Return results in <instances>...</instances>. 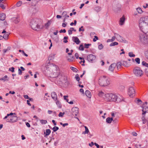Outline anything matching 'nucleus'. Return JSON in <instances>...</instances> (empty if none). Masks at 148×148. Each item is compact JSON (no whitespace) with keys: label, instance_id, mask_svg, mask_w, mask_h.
I'll return each mask as SVG.
<instances>
[{"label":"nucleus","instance_id":"obj_1","mask_svg":"<svg viewBox=\"0 0 148 148\" xmlns=\"http://www.w3.org/2000/svg\"><path fill=\"white\" fill-rule=\"evenodd\" d=\"M105 98L108 101H114L116 103L124 101L123 97L120 96L119 97H117L116 95L111 93L106 94V95Z\"/></svg>","mask_w":148,"mask_h":148},{"label":"nucleus","instance_id":"obj_2","mask_svg":"<svg viewBox=\"0 0 148 148\" xmlns=\"http://www.w3.org/2000/svg\"><path fill=\"white\" fill-rule=\"evenodd\" d=\"M39 21V20L37 18H33L31 20L30 25L32 29L35 30H38V29L41 28L38 24Z\"/></svg>","mask_w":148,"mask_h":148},{"label":"nucleus","instance_id":"obj_3","mask_svg":"<svg viewBox=\"0 0 148 148\" xmlns=\"http://www.w3.org/2000/svg\"><path fill=\"white\" fill-rule=\"evenodd\" d=\"M98 83L101 86H106L110 84V79L106 78L105 76H103L99 79Z\"/></svg>","mask_w":148,"mask_h":148},{"label":"nucleus","instance_id":"obj_4","mask_svg":"<svg viewBox=\"0 0 148 148\" xmlns=\"http://www.w3.org/2000/svg\"><path fill=\"white\" fill-rule=\"evenodd\" d=\"M134 74L137 77L141 76L143 74V72L139 67H136L134 68L133 71Z\"/></svg>","mask_w":148,"mask_h":148},{"label":"nucleus","instance_id":"obj_5","mask_svg":"<svg viewBox=\"0 0 148 148\" xmlns=\"http://www.w3.org/2000/svg\"><path fill=\"white\" fill-rule=\"evenodd\" d=\"M87 58L88 62L93 63L95 61L96 56L92 54H90L87 56Z\"/></svg>","mask_w":148,"mask_h":148},{"label":"nucleus","instance_id":"obj_6","mask_svg":"<svg viewBox=\"0 0 148 148\" xmlns=\"http://www.w3.org/2000/svg\"><path fill=\"white\" fill-rule=\"evenodd\" d=\"M139 40L140 42L144 44H147L148 40L145 37V34H140L139 35Z\"/></svg>","mask_w":148,"mask_h":148},{"label":"nucleus","instance_id":"obj_7","mask_svg":"<svg viewBox=\"0 0 148 148\" xmlns=\"http://www.w3.org/2000/svg\"><path fill=\"white\" fill-rule=\"evenodd\" d=\"M135 90L133 87H130L129 88L128 94L131 97H133L135 95Z\"/></svg>","mask_w":148,"mask_h":148},{"label":"nucleus","instance_id":"obj_8","mask_svg":"<svg viewBox=\"0 0 148 148\" xmlns=\"http://www.w3.org/2000/svg\"><path fill=\"white\" fill-rule=\"evenodd\" d=\"M142 108V114L144 115H145L147 112H148V105H147V102H145V103L143 104Z\"/></svg>","mask_w":148,"mask_h":148},{"label":"nucleus","instance_id":"obj_9","mask_svg":"<svg viewBox=\"0 0 148 148\" xmlns=\"http://www.w3.org/2000/svg\"><path fill=\"white\" fill-rule=\"evenodd\" d=\"M17 120V117L15 116H10L7 119L6 121L9 122H14Z\"/></svg>","mask_w":148,"mask_h":148},{"label":"nucleus","instance_id":"obj_10","mask_svg":"<svg viewBox=\"0 0 148 148\" xmlns=\"http://www.w3.org/2000/svg\"><path fill=\"white\" fill-rule=\"evenodd\" d=\"M114 34L115 35L114 36H115L116 37V38H117L120 42L124 43H126L127 42V41L125 40L122 37L116 33H114Z\"/></svg>","mask_w":148,"mask_h":148},{"label":"nucleus","instance_id":"obj_11","mask_svg":"<svg viewBox=\"0 0 148 148\" xmlns=\"http://www.w3.org/2000/svg\"><path fill=\"white\" fill-rule=\"evenodd\" d=\"M72 114L73 116H77L79 112V108L77 107H74L71 109Z\"/></svg>","mask_w":148,"mask_h":148},{"label":"nucleus","instance_id":"obj_12","mask_svg":"<svg viewBox=\"0 0 148 148\" xmlns=\"http://www.w3.org/2000/svg\"><path fill=\"white\" fill-rule=\"evenodd\" d=\"M55 79V82L56 84H61L62 83V79L61 75H59Z\"/></svg>","mask_w":148,"mask_h":148},{"label":"nucleus","instance_id":"obj_13","mask_svg":"<svg viewBox=\"0 0 148 148\" xmlns=\"http://www.w3.org/2000/svg\"><path fill=\"white\" fill-rule=\"evenodd\" d=\"M49 67L48 66H46L45 67L44 70L43 71V73L46 76H48L50 73V71H49Z\"/></svg>","mask_w":148,"mask_h":148},{"label":"nucleus","instance_id":"obj_14","mask_svg":"<svg viewBox=\"0 0 148 148\" xmlns=\"http://www.w3.org/2000/svg\"><path fill=\"white\" fill-rule=\"evenodd\" d=\"M121 6L119 4H117L116 5L114 6L113 7V10L115 12H118L120 10Z\"/></svg>","mask_w":148,"mask_h":148},{"label":"nucleus","instance_id":"obj_15","mask_svg":"<svg viewBox=\"0 0 148 148\" xmlns=\"http://www.w3.org/2000/svg\"><path fill=\"white\" fill-rule=\"evenodd\" d=\"M72 40L77 45L79 44L81 42L79 39L77 37H73Z\"/></svg>","mask_w":148,"mask_h":148},{"label":"nucleus","instance_id":"obj_16","mask_svg":"<svg viewBox=\"0 0 148 148\" xmlns=\"http://www.w3.org/2000/svg\"><path fill=\"white\" fill-rule=\"evenodd\" d=\"M51 96L52 98L54 100L56 101L57 99V96L55 92H52L51 93Z\"/></svg>","mask_w":148,"mask_h":148},{"label":"nucleus","instance_id":"obj_17","mask_svg":"<svg viewBox=\"0 0 148 148\" xmlns=\"http://www.w3.org/2000/svg\"><path fill=\"white\" fill-rule=\"evenodd\" d=\"M145 23L143 21H140V19L139 23V26L142 32H143L142 29L143 28L144 24Z\"/></svg>","mask_w":148,"mask_h":148},{"label":"nucleus","instance_id":"obj_18","mask_svg":"<svg viewBox=\"0 0 148 148\" xmlns=\"http://www.w3.org/2000/svg\"><path fill=\"white\" fill-rule=\"evenodd\" d=\"M51 76L53 78H55L59 75H60V73L59 72H54L51 73Z\"/></svg>","mask_w":148,"mask_h":148},{"label":"nucleus","instance_id":"obj_19","mask_svg":"<svg viewBox=\"0 0 148 148\" xmlns=\"http://www.w3.org/2000/svg\"><path fill=\"white\" fill-rule=\"evenodd\" d=\"M12 19L16 24L18 23L20 21L19 17L18 16L14 17L12 18Z\"/></svg>","mask_w":148,"mask_h":148},{"label":"nucleus","instance_id":"obj_20","mask_svg":"<svg viewBox=\"0 0 148 148\" xmlns=\"http://www.w3.org/2000/svg\"><path fill=\"white\" fill-rule=\"evenodd\" d=\"M140 21H143L145 23H147V22H146V21L148 20V16H145L144 17H141L140 18Z\"/></svg>","mask_w":148,"mask_h":148},{"label":"nucleus","instance_id":"obj_21","mask_svg":"<svg viewBox=\"0 0 148 148\" xmlns=\"http://www.w3.org/2000/svg\"><path fill=\"white\" fill-rule=\"evenodd\" d=\"M51 132V131L50 129H47L46 130V132H44V136L46 137V136H49Z\"/></svg>","mask_w":148,"mask_h":148},{"label":"nucleus","instance_id":"obj_22","mask_svg":"<svg viewBox=\"0 0 148 148\" xmlns=\"http://www.w3.org/2000/svg\"><path fill=\"white\" fill-rule=\"evenodd\" d=\"M122 65L126 67L129 66V65L128 64V62L127 61H123L121 62Z\"/></svg>","mask_w":148,"mask_h":148},{"label":"nucleus","instance_id":"obj_23","mask_svg":"<svg viewBox=\"0 0 148 148\" xmlns=\"http://www.w3.org/2000/svg\"><path fill=\"white\" fill-rule=\"evenodd\" d=\"M5 14L2 13L0 14V20L3 21L5 18Z\"/></svg>","mask_w":148,"mask_h":148},{"label":"nucleus","instance_id":"obj_24","mask_svg":"<svg viewBox=\"0 0 148 148\" xmlns=\"http://www.w3.org/2000/svg\"><path fill=\"white\" fill-rule=\"evenodd\" d=\"M84 126L85 128V131L83 132L82 134H88V133L89 132L88 128L86 126L84 125Z\"/></svg>","mask_w":148,"mask_h":148},{"label":"nucleus","instance_id":"obj_25","mask_svg":"<svg viewBox=\"0 0 148 148\" xmlns=\"http://www.w3.org/2000/svg\"><path fill=\"white\" fill-rule=\"evenodd\" d=\"M125 18L123 16L121 18H120V25H123L125 22Z\"/></svg>","mask_w":148,"mask_h":148},{"label":"nucleus","instance_id":"obj_26","mask_svg":"<svg viewBox=\"0 0 148 148\" xmlns=\"http://www.w3.org/2000/svg\"><path fill=\"white\" fill-rule=\"evenodd\" d=\"M85 94L86 96L89 98L91 97V93L90 91L88 90H86L85 91Z\"/></svg>","mask_w":148,"mask_h":148},{"label":"nucleus","instance_id":"obj_27","mask_svg":"<svg viewBox=\"0 0 148 148\" xmlns=\"http://www.w3.org/2000/svg\"><path fill=\"white\" fill-rule=\"evenodd\" d=\"M9 34L10 33L8 32H7L3 36H2V39L3 38H4L5 39H8Z\"/></svg>","mask_w":148,"mask_h":148},{"label":"nucleus","instance_id":"obj_28","mask_svg":"<svg viewBox=\"0 0 148 148\" xmlns=\"http://www.w3.org/2000/svg\"><path fill=\"white\" fill-rule=\"evenodd\" d=\"M106 95L102 91L99 92L98 94V95L100 97H103L104 98H105V97H106Z\"/></svg>","mask_w":148,"mask_h":148},{"label":"nucleus","instance_id":"obj_29","mask_svg":"<svg viewBox=\"0 0 148 148\" xmlns=\"http://www.w3.org/2000/svg\"><path fill=\"white\" fill-rule=\"evenodd\" d=\"M94 9L97 12H98L101 10V8L99 6H96L94 8Z\"/></svg>","mask_w":148,"mask_h":148},{"label":"nucleus","instance_id":"obj_30","mask_svg":"<svg viewBox=\"0 0 148 148\" xmlns=\"http://www.w3.org/2000/svg\"><path fill=\"white\" fill-rule=\"evenodd\" d=\"M70 69L73 72L77 73L78 71V70L76 68L74 67L71 66L70 67Z\"/></svg>","mask_w":148,"mask_h":148},{"label":"nucleus","instance_id":"obj_31","mask_svg":"<svg viewBox=\"0 0 148 148\" xmlns=\"http://www.w3.org/2000/svg\"><path fill=\"white\" fill-rule=\"evenodd\" d=\"M115 38H116V36H113L112 37L111 39H108L107 40V42H112L115 40Z\"/></svg>","mask_w":148,"mask_h":148},{"label":"nucleus","instance_id":"obj_32","mask_svg":"<svg viewBox=\"0 0 148 148\" xmlns=\"http://www.w3.org/2000/svg\"><path fill=\"white\" fill-rule=\"evenodd\" d=\"M56 101V104L58 106L59 108H62V106L60 102L58 100H57Z\"/></svg>","mask_w":148,"mask_h":148},{"label":"nucleus","instance_id":"obj_33","mask_svg":"<svg viewBox=\"0 0 148 148\" xmlns=\"http://www.w3.org/2000/svg\"><path fill=\"white\" fill-rule=\"evenodd\" d=\"M118 42H112V43H111L110 44V47L114 46L115 45H118Z\"/></svg>","mask_w":148,"mask_h":148},{"label":"nucleus","instance_id":"obj_34","mask_svg":"<svg viewBox=\"0 0 148 148\" xmlns=\"http://www.w3.org/2000/svg\"><path fill=\"white\" fill-rule=\"evenodd\" d=\"M122 65L121 62H119L117 63L116 64V66L118 68V69L119 68H120L121 66Z\"/></svg>","mask_w":148,"mask_h":148},{"label":"nucleus","instance_id":"obj_35","mask_svg":"<svg viewBox=\"0 0 148 148\" xmlns=\"http://www.w3.org/2000/svg\"><path fill=\"white\" fill-rule=\"evenodd\" d=\"M40 121L42 124H45L47 123V121L46 120L43 119L40 120Z\"/></svg>","mask_w":148,"mask_h":148},{"label":"nucleus","instance_id":"obj_36","mask_svg":"<svg viewBox=\"0 0 148 148\" xmlns=\"http://www.w3.org/2000/svg\"><path fill=\"white\" fill-rule=\"evenodd\" d=\"M142 64L143 66L148 68V63H147L145 61H143L142 62Z\"/></svg>","mask_w":148,"mask_h":148},{"label":"nucleus","instance_id":"obj_37","mask_svg":"<svg viewBox=\"0 0 148 148\" xmlns=\"http://www.w3.org/2000/svg\"><path fill=\"white\" fill-rule=\"evenodd\" d=\"M79 50L83 51L84 50V47L83 46V44H81L79 48Z\"/></svg>","mask_w":148,"mask_h":148},{"label":"nucleus","instance_id":"obj_38","mask_svg":"<svg viewBox=\"0 0 148 148\" xmlns=\"http://www.w3.org/2000/svg\"><path fill=\"white\" fill-rule=\"evenodd\" d=\"M59 128L58 127L54 126L52 128V129L53 130V132H56L57 131Z\"/></svg>","mask_w":148,"mask_h":148},{"label":"nucleus","instance_id":"obj_39","mask_svg":"<svg viewBox=\"0 0 148 148\" xmlns=\"http://www.w3.org/2000/svg\"><path fill=\"white\" fill-rule=\"evenodd\" d=\"M75 79L78 82H79L80 79V78L79 77V75L78 74H77L75 75Z\"/></svg>","mask_w":148,"mask_h":148},{"label":"nucleus","instance_id":"obj_40","mask_svg":"<svg viewBox=\"0 0 148 148\" xmlns=\"http://www.w3.org/2000/svg\"><path fill=\"white\" fill-rule=\"evenodd\" d=\"M136 10H137L138 12L139 13L141 14L143 12L142 9L140 8H136Z\"/></svg>","mask_w":148,"mask_h":148},{"label":"nucleus","instance_id":"obj_41","mask_svg":"<svg viewBox=\"0 0 148 148\" xmlns=\"http://www.w3.org/2000/svg\"><path fill=\"white\" fill-rule=\"evenodd\" d=\"M135 60L136 62L138 64H139L140 63V59L139 58H136L135 59Z\"/></svg>","mask_w":148,"mask_h":148},{"label":"nucleus","instance_id":"obj_42","mask_svg":"<svg viewBox=\"0 0 148 148\" xmlns=\"http://www.w3.org/2000/svg\"><path fill=\"white\" fill-rule=\"evenodd\" d=\"M91 44H86L85 43L84 44V47L88 49L89 48V46H91Z\"/></svg>","mask_w":148,"mask_h":148},{"label":"nucleus","instance_id":"obj_43","mask_svg":"<svg viewBox=\"0 0 148 148\" xmlns=\"http://www.w3.org/2000/svg\"><path fill=\"white\" fill-rule=\"evenodd\" d=\"M74 59H75V58L74 56L71 57L70 58L68 59V60L69 62H72L73 61V60Z\"/></svg>","mask_w":148,"mask_h":148},{"label":"nucleus","instance_id":"obj_44","mask_svg":"<svg viewBox=\"0 0 148 148\" xmlns=\"http://www.w3.org/2000/svg\"><path fill=\"white\" fill-rule=\"evenodd\" d=\"M106 122L108 123H110L112 122L110 117H108L106 119Z\"/></svg>","mask_w":148,"mask_h":148},{"label":"nucleus","instance_id":"obj_45","mask_svg":"<svg viewBox=\"0 0 148 148\" xmlns=\"http://www.w3.org/2000/svg\"><path fill=\"white\" fill-rule=\"evenodd\" d=\"M135 101H136V100H135ZM135 102L137 104H139L140 103V104H141L142 103V101L139 99H138L137 100H136V101Z\"/></svg>","mask_w":148,"mask_h":148},{"label":"nucleus","instance_id":"obj_46","mask_svg":"<svg viewBox=\"0 0 148 148\" xmlns=\"http://www.w3.org/2000/svg\"><path fill=\"white\" fill-rule=\"evenodd\" d=\"M19 52H22L23 54V55H24L25 56H26V57H27L28 55L27 54L25 53L24 51L23 50H19Z\"/></svg>","mask_w":148,"mask_h":148},{"label":"nucleus","instance_id":"obj_47","mask_svg":"<svg viewBox=\"0 0 148 148\" xmlns=\"http://www.w3.org/2000/svg\"><path fill=\"white\" fill-rule=\"evenodd\" d=\"M129 56L130 57H135V54H133L132 52H129L128 53Z\"/></svg>","mask_w":148,"mask_h":148},{"label":"nucleus","instance_id":"obj_48","mask_svg":"<svg viewBox=\"0 0 148 148\" xmlns=\"http://www.w3.org/2000/svg\"><path fill=\"white\" fill-rule=\"evenodd\" d=\"M112 65H110L109 66V69L111 71H113L114 69V66H112Z\"/></svg>","mask_w":148,"mask_h":148},{"label":"nucleus","instance_id":"obj_49","mask_svg":"<svg viewBox=\"0 0 148 148\" xmlns=\"http://www.w3.org/2000/svg\"><path fill=\"white\" fill-rule=\"evenodd\" d=\"M51 20L49 21L45 25V26L46 27H48L51 24Z\"/></svg>","mask_w":148,"mask_h":148},{"label":"nucleus","instance_id":"obj_50","mask_svg":"<svg viewBox=\"0 0 148 148\" xmlns=\"http://www.w3.org/2000/svg\"><path fill=\"white\" fill-rule=\"evenodd\" d=\"M14 67H12L9 69V70L10 71H11L12 73L14 72Z\"/></svg>","mask_w":148,"mask_h":148},{"label":"nucleus","instance_id":"obj_51","mask_svg":"<svg viewBox=\"0 0 148 148\" xmlns=\"http://www.w3.org/2000/svg\"><path fill=\"white\" fill-rule=\"evenodd\" d=\"M60 125H62L64 127H65L66 126L68 125V123H66L63 124L62 122H60Z\"/></svg>","mask_w":148,"mask_h":148},{"label":"nucleus","instance_id":"obj_52","mask_svg":"<svg viewBox=\"0 0 148 148\" xmlns=\"http://www.w3.org/2000/svg\"><path fill=\"white\" fill-rule=\"evenodd\" d=\"M22 3V2L21 1H19L16 3V5L17 7H18L20 6L21 5Z\"/></svg>","mask_w":148,"mask_h":148},{"label":"nucleus","instance_id":"obj_53","mask_svg":"<svg viewBox=\"0 0 148 148\" xmlns=\"http://www.w3.org/2000/svg\"><path fill=\"white\" fill-rule=\"evenodd\" d=\"M103 46L102 44H101L100 45H99L98 46V49L99 50H101V49H103Z\"/></svg>","mask_w":148,"mask_h":148},{"label":"nucleus","instance_id":"obj_54","mask_svg":"<svg viewBox=\"0 0 148 148\" xmlns=\"http://www.w3.org/2000/svg\"><path fill=\"white\" fill-rule=\"evenodd\" d=\"M0 7L3 10H4L5 9V7L4 6V5L2 3H0Z\"/></svg>","mask_w":148,"mask_h":148},{"label":"nucleus","instance_id":"obj_55","mask_svg":"<svg viewBox=\"0 0 148 148\" xmlns=\"http://www.w3.org/2000/svg\"><path fill=\"white\" fill-rule=\"evenodd\" d=\"M68 97V95H64V100H65L66 102H67L69 101L68 99L66 98V97Z\"/></svg>","mask_w":148,"mask_h":148},{"label":"nucleus","instance_id":"obj_56","mask_svg":"<svg viewBox=\"0 0 148 148\" xmlns=\"http://www.w3.org/2000/svg\"><path fill=\"white\" fill-rule=\"evenodd\" d=\"M83 28V26H82L80 27L79 28V32H80L81 31H82V32H84L85 30V29H82V28Z\"/></svg>","mask_w":148,"mask_h":148},{"label":"nucleus","instance_id":"obj_57","mask_svg":"<svg viewBox=\"0 0 148 148\" xmlns=\"http://www.w3.org/2000/svg\"><path fill=\"white\" fill-rule=\"evenodd\" d=\"M10 48H11L10 47H8L7 48V49H4L3 50L4 53H6L7 51H8L9 50H10Z\"/></svg>","mask_w":148,"mask_h":148},{"label":"nucleus","instance_id":"obj_58","mask_svg":"<svg viewBox=\"0 0 148 148\" xmlns=\"http://www.w3.org/2000/svg\"><path fill=\"white\" fill-rule=\"evenodd\" d=\"M98 40V38L97 36H95L94 38L93 39V42H95L97 40Z\"/></svg>","mask_w":148,"mask_h":148},{"label":"nucleus","instance_id":"obj_59","mask_svg":"<svg viewBox=\"0 0 148 148\" xmlns=\"http://www.w3.org/2000/svg\"><path fill=\"white\" fill-rule=\"evenodd\" d=\"M22 71L19 68L18 69V74L21 75L22 74Z\"/></svg>","mask_w":148,"mask_h":148},{"label":"nucleus","instance_id":"obj_60","mask_svg":"<svg viewBox=\"0 0 148 148\" xmlns=\"http://www.w3.org/2000/svg\"><path fill=\"white\" fill-rule=\"evenodd\" d=\"M66 32V30L64 29H61V30L59 31V32L60 33H65Z\"/></svg>","mask_w":148,"mask_h":148},{"label":"nucleus","instance_id":"obj_61","mask_svg":"<svg viewBox=\"0 0 148 148\" xmlns=\"http://www.w3.org/2000/svg\"><path fill=\"white\" fill-rule=\"evenodd\" d=\"M54 58V57H52V56H51V55H49L48 58V59L49 60H51Z\"/></svg>","mask_w":148,"mask_h":148},{"label":"nucleus","instance_id":"obj_62","mask_svg":"<svg viewBox=\"0 0 148 148\" xmlns=\"http://www.w3.org/2000/svg\"><path fill=\"white\" fill-rule=\"evenodd\" d=\"M25 124L28 127H30V125L29 123L27 122H25Z\"/></svg>","mask_w":148,"mask_h":148},{"label":"nucleus","instance_id":"obj_63","mask_svg":"<svg viewBox=\"0 0 148 148\" xmlns=\"http://www.w3.org/2000/svg\"><path fill=\"white\" fill-rule=\"evenodd\" d=\"M75 57L76 59H78L79 58V54L78 53H76L75 55Z\"/></svg>","mask_w":148,"mask_h":148},{"label":"nucleus","instance_id":"obj_64","mask_svg":"<svg viewBox=\"0 0 148 148\" xmlns=\"http://www.w3.org/2000/svg\"><path fill=\"white\" fill-rule=\"evenodd\" d=\"M146 75L148 77V71L147 69H145V71Z\"/></svg>","mask_w":148,"mask_h":148}]
</instances>
